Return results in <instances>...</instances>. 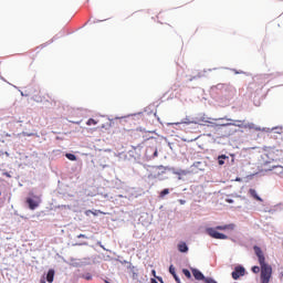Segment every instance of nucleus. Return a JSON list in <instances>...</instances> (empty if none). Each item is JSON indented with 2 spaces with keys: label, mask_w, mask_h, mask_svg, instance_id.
Segmentation results:
<instances>
[{
  "label": "nucleus",
  "mask_w": 283,
  "mask_h": 283,
  "mask_svg": "<svg viewBox=\"0 0 283 283\" xmlns=\"http://www.w3.org/2000/svg\"><path fill=\"white\" fill-rule=\"evenodd\" d=\"M216 102L220 103L221 106H228L230 101L234 96V86L231 84H216L211 87Z\"/></svg>",
  "instance_id": "f257e3e1"
},
{
  "label": "nucleus",
  "mask_w": 283,
  "mask_h": 283,
  "mask_svg": "<svg viewBox=\"0 0 283 283\" xmlns=\"http://www.w3.org/2000/svg\"><path fill=\"white\" fill-rule=\"evenodd\" d=\"M232 123H226V124H217V123H211V125H207V127L212 128L216 130V134L220 138H228L230 136H233L239 132L237 128V125H245L243 124V120L240 119H228Z\"/></svg>",
  "instance_id": "f03ea898"
},
{
  "label": "nucleus",
  "mask_w": 283,
  "mask_h": 283,
  "mask_svg": "<svg viewBox=\"0 0 283 283\" xmlns=\"http://www.w3.org/2000/svg\"><path fill=\"white\" fill-rule=\"evenodd\" d=\"M252 251L256 256V262L259 265H262V283H270L271 277L273 276V268L271 264L266 263V258L260 245H252Z\"/></svg>",
  "instance_id": "7ed1b4c3"
},
{
  "label": "nucleus",
  "mask_w": 283,
  "mask_h": 283,
  "mask_svg": "<svg viewBox=\"0 0 283 283\" xmlns=\"http://www.w3.org/2000/svg\"><path fill=\"white\" fill-rule=\"evenodd\" d=\"M209 120H221V119H213L208 117L205 113L198 114L196 117H191L190 122H177L172 123L171 125L179 126V125H199V126H210L211 124H216Z\"/></svg>",
  "instance_id": "20e7f679"
},
{
  "label": "nucleus",
  "mask_w": 283,
  "mask_h": 283,
  "mask_svg": "<svg viewBox=\"0 0 283 283\" xmlns=\"http://www.w3.org/2000/svg\"><path fill=\"white\" fill-rule=\"evenodd\" d=\"M237 127L241 129H254V132H263L266 134H277L282 135L283 133V126H276V127H260L254 125L253 123H248L245 125H237Z\"/></svg>",
  "instance_id": "39448f33"
},
{
  "label": "nucleus",
  "mask_w": 283,
  "mask_h": 283,
  "mask_svg": "<svg viewBox=\"0 0 283 283\" xmlns=\"http://www.w3.org/2000/svg\"><path fill=\"white\" fill-rule=\"evenodd\" d=\"M43 200L40 199V195L33 193V191H29V196L24 199V203L27 205V208L31 211H34L38 209L40 203H42Z\"/></svg>",
  "instance_id": "423d86ee"
},
{
  "label": "nucleus",
  "mask_w": 283,
  "mask_h": 283,
  "mask_svg": "<svg viewBox=\"0 0 283 283\" xmlns=\"http://www.w3.org/2000/svg\"><path fill=\"white\" fill-rule=\"evenodd\" d=\"M205 234H207V235H209V238L216 239V240H228V239H230V237H228V234L216 231V230H213V228H205Z\"/></svg>",
  "instance_id": "0eeeda50"
},
{
  "label": "nucleus",
  "mask_w": 283,
  "mask_h": 283,
  "mask_svg": "<svg viewBox=\"0 0 283 283\" xmlns=\"http://www.w3.org/2000/svg\"><path fill=\"white\" fill-rule=\"evenodd\" d=\"M243 276H245V268L241 264H238L232 271V280L239 281V279Z\"/></svg>",
  "instance_id": "6e6552de"
},
{
  "label": "nucleus",
  "mask_w": 283,
  "mask_h": 283,
  "mask_svg": "<svg viewBox=\"0 0 283 283\" xmlns=\"http://www.w3.org/2000/svg\"><path fill=\"white\" fill-rule=\"evenodd\" d=\"M156 168L161 170V171L157 172V175H155L156 179H158L160 176H163L166 172L175 174V172H178L179 170H181V169H177V168L170 167V166H157Z\"/></svg>",
  "instance_id": "1a4fd4ad"
},
{
  "label": "nucleus",
  "mask_w": 283,
  "mask_h": 283,
  "mask_svg": "<svg viewBox=\"0 0 283 283\" xmlns=\"http://www.w3.org/2000/svg\"><path fill=\"white\" fill-rule=\"evenodd\" d=\"M206 73H207V70L196 71L191 75H186V77H188V82H193L205 77Z\"/></svg>",
  "instance_id": "9d476101"
},
{
  "label": "nucleus",
  "mask_w": 283,
  "mask_h": 283,
  "mask_svg": "<svg viewBox=\"0 0 283 283\" xmlns=\"http://www.w3.org/2000/svg\"><path fill=\"white\" fill-rule=\"evenodd\" d=\"M70 266L74 268V269H82L86 265H88V263H86V261L80 260V259H70Z\"/></svg>",
  "instance_id": "9b49d317"
},
{
  "label": "nucleus",
  "mask_w": 283,
  "mask_h": 283,
  "mask_svg": "<svg viewBox=\"0 0 283 283\" xmlns=\"http://www.w3.org/2000/svg\"><path fill=\"white\" fill-rule=\"evenodd\" d=\"M64 35H65V33H63V31L56 33V35H54V36L52 38V40H50V41H48V42H45V43L40 44L39 49H40V50H43V49L48 48L50 44L54 43V41H56V40L63 38Z\"/></svg>",
  "instance_id": "f8f14e48"
},
{
  "label": "nucleus",
  "mask_w": 283,
  "mask_h": 283,
  "mask_svg": "<svg viewBox=\"0 0 283 283\" xmlns=\"http://www.w3.org/2000/svg\"><path fill=\"white\" fill-rule=\"evenodd\" d=\"M158 156L159 151L157 150V148H149L145 151V158H147V160H154Z\"/></svg>",
  "instance_id": "ddd939ff"
},
{
  "label": "nucleus",
  "mask_w": 283,
  "mask_h": 283,
  "mask_svg": "<svg viewBox=\"0 0 283 283\" xmlns=\"http://www.w3.org/2000/svg\"><path fill=\"white\" fill-rule=\"evenodd\" d=\"M213 231H234L237 229V226L234 223L224 224V226H216V228H211Z\"/></svg>",
  "instance_id": "4468645a"
},
{
  "label": "nucleus",
  "mask_w": 283,
  "mask_h": 283,
  "mask_svg": "<svg viewBox=\"0 0 283 283\" xmlns=\"http://www.w3.org/2000/svg\"><path fill=\"white\" fill-rule=\"evenodd\" d=\"M198 169H188V170H182L179 169L178 171L172 172V175L175 176H187V175H191V174H198ZM177 180H181V177H177Z\"/></svg>",
  "instance_id": "2eb2a0df"
},
{
  "label": "nucleus",
  "mask_w": 283,
  "mask_h": 283,
  "mask_svg": "<svg viewBox=\"0 0 283 283\" xmlns=\"http://www.w3.org/2000/svg\"><path fill=\"white\" fill-rule=\"evenodd\" d=\"M191 273H192V277H193L195 280L212 279V277H210V276H205V274H203L200 270H198V269H196V268H191Z\"/></svg>",
  "instance_id": "dca6fc26"
},
{
  "label": "nucleus",
  "mask_w": 283,
  "mask_h": 283,
  "mask_svg": "<svg viewBox=\"0 0 283 283\" xmlns=\"http://www.w3.org/2000/svg\"><path fill=\"white\" fill-rule=\"evenodd\" d=\"M177 252H179L181 254L189 253V245L186 244V242H184V241H179L177 243Z\"/></svg>",
  "instance_id": "f3484780"
},
{
  "label": "nucleus",
  "mask_w": 283,
  "mask_h": 283,
  "mask_svg": "<svg viewBox=\"0 0 283 283\" xmlns=\"http://www.w3.org/2000/svg\"><path fill=\"white\" fill-rule=\"evenodd\" d=\"M55 274H56V272L54 271V269H50V270H48V273H45V275L42 276V279H40V280H46L48 283H53Z\"/></svg>",
  "instance_id": "a211bd4d"
},
{
  "label": "nucleus",
  "mask_w": 283,
  "mask_h": 283,
  "mask_svg": "<svg viewBox=\"0 0 283 283\" xmlns=\"http://www.w3.org/2000/svg\"><path fill=\"white\" fill-rule=\"evenodd\" d=\"M252 81L259 85H264L266 84V75L265 74L256 75L252 77Z\"/></svg>",
  "instance_id": "6ab92c4d"
},
{
  "label": "nucleus",
  "mask_w": 283,
  "mask_h": 283,
  "mask_svg": "<svg viewBox=\"0 0 283 283\" xmlns=\"http://www.w3.org/2000/svg\"><path fill=\"white\" fill-rule=\"evenodd\" d=\"M248 193L250 195V197L254 200H256V202H264V199H262V197H260V195L256 193V190L254 189H249Z\"/></svg>",
  "instance_id": "aec40b11"
},
{
  "label": "nucleus",
  "mask_w": 283,
  "mask_h": 283,
  "mask_svg": "<svg viewBox=\"0 0 283 283\" xmlns=\"http://www.w3.org/2000/svg\"><path fill=\"white\" fill-rule=\"evenodd\" d=\"M269 171H273V174L277 176H283V167L282 166H271Z\"/></svg>",
  "instance_id": "412c9836"
},
{
  "label": "nucleus",
  "mask_w": 283,
  "mask_h": 283,
  "mask_svg": "<svg viewBox=\"0 0 283 283\" xmlns=\"http://www.w3.org/2000/svg\"><path fill=\"white\" fill-rule=\"evenodd\" d=\"M250 271L254 274L262 273V265H252V268H250ZM259 280L262 281V274H259Z\"/></svg>",
  "instance_id": "4be33fe9"
},
{
  "label": "nucleus",
  "mask_w": 283,
  "mask_h": 283,
  "mask_svg": "<svg viewBox=\"0 0 283 283\" xmlns=\"http://www.w3.org/2000/svg\"><path fill=\"white\" fill-rule=\"evenodd\" d=\"M230 157L228 155H218L217 157V161H218V166H223L224 165V160H229Z\"/></svg>",
  "instance_id": "5701e85b"
},
{
  "label": "nucleus",
  "mask_w": 283,
  "mask_h": 283,
  "mask_svg": "<svg viewBox=\"0 0 283 283\" xmlns=\"http://www.w3.org/2000/svg\"><path fill=\"white\" fill-rule=\"evenodd\" d=\"M201 166H202V161H196L193 163V165H191L190 170L203 171L205 169Z\"/></svg>",
  "instance_id": "b1692460"
},
{
  "label": "nucleus",
  "mask_w": 283,
  "mask_h": 283,
  "mask_svg": "<svg viewBox=\"0 0 283 283\" xmlns=\"http://www.w3.org/2000/svg\"><path fill=\"white\" fill-rule=\"evenodd\" d=\"M181 274L188 280L192 279L193 273L189 269H181Z\"/></svg>",
  "instance_id": "393cba45"
},
{
  "label": "nucleus",
  "mask_w": 283,
  "mask_h": 283,
  "mask_svg": "<svg viewBox=\"0 0 283 283\" xmlns=\"http://www.w3.org/2000/svg\"><path fill=\"white\" fill-rule=\"evenodd\" d=\"M98 213H99V210H95V211L86 210V211H84V216H86V217H91V216L97 217Z\"/></svg>",
  "instance_id": "a878e982"
},
{
  "label": "nucleus",
  "mask_w": 283,
  "mask_h": 283,
  "mask_svg": "<svg viewBox=\"0 0 283 283\" xmlns=\"http://www.w3.org/2000/svg\"><path fill=\"white\" fill-rule=\"evenodd\" d=\"M196 281L202 282V283H218L213 277H210V279H196Z\"/></svg>",
  "instance_id": "bb28decb"
},
{
  "label": "nucleus",
  "mask_w": 283,
  "mask_h": 283,
  "mask_svg": "<svg viewBox=\"0 0 283 283\" xmlns=\"http://www.w3.org/2000/svg\"><path fill=\"white\" fill-rule=\"evenodd\" d=\"M65 158L72 163H75L76 161V155L74 154H71V153H67L65 154Z\"/></svg>",
  "instance_id": "cd10ccee"
},
{
  "label": "nucleus",
  "mask_w": 283,
  "mask_h": 283,
  "mask_svg": "<svg viewBox=\"0 0 283 283\" xmlns=\"http://www.w3.org/2000/svg\"><path fill=\"white\" fill-rule=\"evenodd\" d=\"M169 193H170V189L168 188L161 190V192H159V199L166 198V196H168Z\"/></svg>",
  "instance_id": "c85d7f7f"
},
{
  "label": "nucleus",
  "mask_w": 283,
  "mask_h": 283,
  "mask_svg": "<svg viewBox=\"0 0 283 283\" xmlns=\"http://www.w3.org/2000/svg\"><path fill=\"white\" fill-rule=\"evenodd\" d=\"M168 273L172 276H177V272L175 271V265L170 264L168 266Z\"/></svg>",
  "instance_id": "c756f323"
},
{
  "label": "nucleus",
  "mask_w": 283,
  "mask_h": 283,
  "mask_svg": "<svg viewBox=\"0 0 283 283\" xmlns=\"http://www.w3.org/2000/svg\"><path fill=\"white\" fill-rule=\"evenodd\" d=\"M80 277L86 280V281H92L93 280V275L91 273H85L80 275Z\"/></svg>",
  "instance_id": "7c9ffc66"
},
{
  "label": "nucleus",
  "mask_w": 283,
  "mask_h": 283,
  "mask_svg": "<svg viewBox=\"0 0 283 283\" xmlns=\"http://www.w3.org/2000/svg\"><path fill=\"white\" fill-rule=\"evenodd\" d=\"M9 85H11V86H13V88L18 90V92H20V96H22V97H29V94H27V93L20 91L18 86H15V85H13V84H11V83H9Z\"/></svg>",
  "instance_id": "2f4dec72"
},
{
  "label": "nucleus",
  "mask_w": 283,
  "mask_h": 283,
  "mask_svg": "<svg viewBox=\"0 0 283 283\" xmlns=\"http://www.w3.org/2000/svg\"><path fill=\"white\" fill-rule=\"evenodd\" d=\"M150 283H164V279L161 276H157V279H150Z\"/></svg>",
  "instance_id": "473e14b6"
},
{
  "label": "nucleus",
  "mask_w": 283,
  "mask_h": 283,
  "mask_svg": "<svg viewBox=\"0 0 283 283\" xmlns=\"http://www.w3.org/2000/svg\"><path fill=\"white\" fill-rule=\"evenodd\" d=\"M97 125V122L93 118H88V120L86 122V126H95Z\"/></svg>",
  "instance_id": "72a5a7b5"
},
{
  "label": "nucleus",
  "mask_w": 283,
  "mask_h": 283,
  "mask_svg": "<svg viewBox=\"0 0 283 283\" xmlns=\"http://www.w3.org/2000/svg\"><path fill=\"white\" fill-rule=\"evenodd\" d=\"M21 135L24 136V137H33V136L38 137L36 134H34V133H27V132H22Z\"/></svg>",
  "instance_id": "f704fd0d"
},
{
  "label": "nucleus",
  "mask_w": 283,
  "mask_h": 283,
  "mask_svg": "<svg viewBox=\"0 0 283 283\" xmlns=\"http://www.w3.org/2000/svg\"><path fill=\"white\" fill-rule=\"evenodd\" d=\"M72 247H88V243L87 242L72 243Z\"/></svg>",
  "instance_id": "c9c22d12"
},
{
  "label": "nucleus",
  "mask_w": 283,
  "mask_h": 283,
  "mask_svg": "<svg viewBox=\"0 0 283 283\" xmlns=\"http://www.w3.org/2000/svg\"><path fill=\"white\" fill-rule=\"evenodd\" d=\"M172 280H175V283H181L178 275H172Z\"/></svg>",
  "instance_id": "e433bc0d"
},
{
  "label": "nucleus",
  "mask_w": 283,
  "mask_h": 283,
  "mask_svg": "<svg viewBox=\"0 0 283 283\" xmlns=\"http://www.w3.org/2000/svg\"><path fill=\"white\" fill-rule=\"evenodd\" d=\"M1 176L7 177V178H11V174L7 172V171L1 172Z\"/></svg>",
  "instance_id": "4c0bfd02"
},
{
  "label": "nucleus",
  "mask_w": 283,
  "mask_h": 283,
  "mask_svg": "<svg viewBox=\"0 0 283 283\" xmlns=\"http://www.w3.org/2000/svg\"><path fill=\"white\" fill-rule=\"evenodd\" d=\"M226 202L232 205V203H234V199L228 198V199H226Z\"/></svg>",
  "instance_id": "58836bf2"
},
{
  "label": "nucleus",
  "mask_w": 283,
  "mask_h": 283,
  "mask_svg": "<svg viewBox=\"0 0 283 283\" xmlns=\"http://www.w3.org/2000/svg\"><path fill=\"white\" fill-rule=\"evenodd\" d=\"M77 239H88V237L86 234H80L77 235Z\"/></svg>",
  "instance_id": "ea45409f"
},
{
  "label": "nucleus",
  "mask_w": 283,
  "mask_h": 283,
  "mask_svg": "<svg viewBox=\"0 0 283 283\" xmlns=\"http://www.w3.org/2000/svg\"><path fill=\"white\" fill-rule=\"evenodd\" d=\"M132 277H133L134 280H136V277H138V273L132 271Z\"/></svg>",
  "instance_id": "a19ab883"
},
{
  "label": "nucleus",
  "mask_w": 283,
  "mask_h": 283,
  "mask_svg": "<svg viewBox=\"0 0 283 283\" xmlns=\"http://www.w3.org/2000/svg\"><path fill=\"white\" fill-rule=\"evenodd\" d=\"M180 122H191V118L189 116L184 117Z\"/></svg>",
  "instance_id": "79ce46f5"
},
{
  "label": "nucleus",
  "mask_w": 283,
  "mask_h": 283,
  "mask_svg": "<svg viewBox=\"0 0 283 283\" xmlns=\"http://www.w3.org/2000/svg\"><path fill=\"white\" fill-rule=\"evenodd\" d=\"M234 74H237V75H242V74H245V72L234 70Z\"/></svg>",
  "instance_id": "37998d69"
},
{
  "label": "nucleus",
  "mask_w": 283,
  "mask_h": 283,
  "mask_svg": "<svg viewBox=\"0 0 283 283\" xmlns=\"http://www.w3.org/2000/svg\"><path fill=\"white\" fill-rule=\"evenodd\" d=\"M181 142H184V143H193V142H196V139H181Z\"/></svg>",
  "instance_id": "c03bdc74"
},
{
  "label": "nucleus",
  "mask_w": 283,
  "mask_h": 283,
  "mask_svg": "<svg viewBox=\"0 0 283 283\" xmlns=\"http://www.w3.org/2000/svg\"><path fill=\"white\" fill-rule=\"evenodd\" d=\"M128 154H129V157L136 159V157H135V155H134V150H129Z\"/></svg>",
  "instance_id": "a18cd8bd"
},
{
  "label": "nucleus",
  "mask_w": 283,
  "mask_h": 283,
  "mask_svg": "<svg viewBox=\"0 0 283 283\" xmlns=\"http://www.w3.org/2000/svg\"><path fill=\"white\" fill-rule=\"evenodd\" d=\"M136 268L134 265H132V263H129V266H127V270H132V272H134Z\"/></svg>",
  "instance_id": "49530a36"
},
{
  "label": "nucleus",
  "mask_w": 283,
  "mask_h": 283,
  "mask_svg": "<svg viewBox=\"0 0 283 283\" xmlns=\"http://www.w3.org/2000/svg\"><path fill=\"white\" fill-rule=\"evenodd\" d=\"M234 181H237V182H241V181H242V179H241V177H237V178L234 179Z\"/></svg>",
  "instance_id": "de8ad7c7"
},
{
  "label": "nucleus",
  "mask_w": 283,
  "mask_h": 283,
  "mask_svg": "<svg viewBox=\"0 0 283 283\" xmlns=\"http://www.w3.org/2000/svg\"><path fill=\"white\" fill-rule=\"evenodd\" d=\"M40 283H49L45 279H40Z\"/></svg>",
  "instance_id": "09e8293b"
},
{
  "label": "nucleus",
  "mask_w": 283,
  "mask_h": 283,
  "mask_svg": "<svg viewBox=\"0 0 283 283\" xmlns=\"http://www.w3.org/2000/svg\"><path fill=\"white\" fill-rule=\"evenodd\" d=\"M33 102L40 103V98H39V97H34V98H33Z\"/></svg>",
  "instance_id": "8fccbe9b"
},
{
  "label": "nucleus",
  "mask_w": 283,
  "mask_h": 283,
  "mask_svg": "<svg viewBox=\"0 0 283 283\" xmlns=\"http://www.w3.org/2000/svg\"><path fill=\"white\" fill-rule=\"evenodd\" d=\"M168 148H170V150H172V143L168 142Z\"/></svg>",
  "instance_id": "3c124183"
},
{
  "label": "nucleus",
  "mask_w": 283,
  "mask_h": 283,
  "mask_svg": "<svg viewBox=\"0 0 283 283\" xmlns=\"http://www.w3.org/2000/svg\"><path fill=\"white\" fill-rule=\"evenodd\" d=\"M97 245H99V248H102V250H105L104 245H102V242H97Z\"/></svg>",
  "instance_id": "603ef678"
},
{
  "label": "nucleus",
  "mask_w": 283,
  "mask_h": 283,
  "mask_svg": "<svg viewBox=\"0 0 283 283\" xmlns=\"http://www.w3.org/2000/svg\"><path fill=\"white\" fill-rule=\"evenodd\" d=\"M271 164V161H269V160H265L264 161V166L266 167V166H269Z\"/></svg>",
  "instance_id": "864d4df0"
},
{
  "label": "nucleus",
  "mask_w": 283,
  "mask_h": 283,
  "mask_svg": "<svg viewBox=\"0 0 283 283\" xmlns=\"http://www.w3.org/2000/svg\"><path fill=\"white\" fill-rule=\"evenodd\" d=\"M105 20H95L93 21V23H99V22H104Z\"/></svg>",
  "instance_id": "5fc2aeb1"
},
{
  "label": "nucleus",
  "mask_w": 283,
  "mask_h": 283,
  "mask_svg": "<svg viewBox=\"0 0 283 283\" xmlns=\"http://www.w3.org/2000/svg\"><path fill=\"white\" fill-rule=\"evenodd\" d=\"M186 203V200H179V205H185Z\"/></svg>",
  "instance_id": "6e6d98bb"
},
{
  "label": "nucleus",
  "mask_w": 283,
  "mask_h": 283,
  "mask_svg": "<svg viewBox=\"0 0 283 283\" xmlns=\"http://www.w3.org/2000/svg\"><path fill=\"white\" fill-rule=\"evenodd\" d=\"M120 263H122V264H128V262H127V261H120Z\"/></svg>",
  "instance_id": "4d7b16f0"
},
{
  "label": "nucleus",
  "mask_w": 283,
  "mask_h": 283,
  "mask_svg": "<svg viewBox=\"0 0 283 283\" xmlns=\"http://www.w3.org/2000/svg\"><path fill=\"white\" fill-rule=\"evenodd\" d=\"M138 148V146H132V149L136 150Z\"/></svg>",
  "instance_id": "13d9d810"
},
{
  "label": "nucleus",
  "mask_w": 283,
  "mask_h": 283,
  "mask_svg": "<svg viewBox=\"0 0 283 283\" xmlns=\"http://www.w3.org/2000/svg\"><path fill=\"white\" fill-rule=\"evenodd\" d=\"M157 272L155 270H153V272H150V274H156Z\"/></svg>",
  "instance_id": "bf43d9fd"
},
{
  "label": "nucleus",
  "mask_w": 283,
  "mask_h": 283,
  "mask_svg": "<svg viewBox=\"0 0 283 283\" xmlns=\"http://www.w3.org/2000/svg\"><path fill=\"white\" fill-rule=\"evenodd\" d=\"M104 283H111L109 281L104 280Z\"/></svg>",
  "instance_id": "052dcab7"
},
{
  "label": "nucleus",
  "mask_w": 283,
  "mask_h": 283,
  "mask_svg": "<svg viewBox=\"0 0 283 283\" xmlns=\"http://www.w3.org/2000/svg\"><path fill=\"white\" fill-rule=\"evenodd\" d=\"M136 115H140V113L134 114V115H132V116H136Z\"/></svg>",
  "instance_id": "680f3d73"
},
{
  "label": "nucleus",
  "mask_w": 283,
  "mask_h": 283,
  "mask_svg": "<svg viewBox=\"0 0 283 283\" xmlns=\"http://www.w3.org/2000/svg\"><path fill=\"white\" fill-rule=\"evenodd\" d=\"M7 137H11V135H10V134H7Z\"/></svg>",
  "instance_id": "e2e57ef3"
},
{
  "label": "nucleus",
  "mask_w": 283,
  "mask_h": 283,
  "mask_svg": "<svg viewBox=\"0 0 283 283\" xmlns=\"http://www.w3.org/2000/svg\"><path fill=\"white\" fill-rule=\"evenodd\" d=\"M4 156H8V153H3Z\"/></svg>",
  "instance_id": "0e129e2a"
},
{
  "label": "nucleus",
  "mask_w": 283,
  "mask_h": 283,
  "mask_svg": "<svg viewBox=\"0 0 283 283\" xmlns=\"http://www.w3.org/2000/svg\"><path fill=\"white\" fill-rule=\"evenodd\" d=\"M104 251H106V252H111V251H108V250H106V249H104Z\"/></svg>",
  "instance_id": "69168bd1"
},
{
  "label": "nucleus",
  "mask_w": 283,
  "mask_h": 283,
  "mask_svg": "<svg viewBox=\"0 0 283 283\" xmlns=\"http://www.w3.org/2000/svg\"><path fill=\"white\" fill-rule=\"evenodd\" d=\"M250 177H254V175H250Z\"/></svg>",
  "instance_id": "338daca9"
},
{
  "label": "nucleus",
  "mask_w": 283,
  "mask_h": 283,
  "mask_svg": "<svg viewBox=\"0 0 283 283\" xmlns=\"http://www.w3.org/2000/svg\"><path fill=\"white\" fill-rule=\"evenodd\" d=\"M279 276H282V273H280Z\"/></svg>",
  "instance_id": "774afa93"
}]
</instances>
